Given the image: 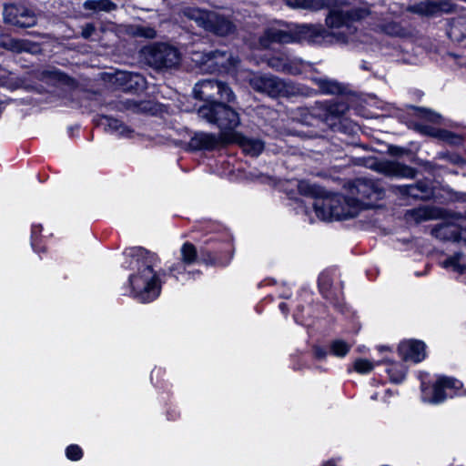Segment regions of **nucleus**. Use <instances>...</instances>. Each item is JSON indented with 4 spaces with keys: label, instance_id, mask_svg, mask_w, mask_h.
Instances as JSON below:
<instances>
[{
    "label": "nucleus",
    "instance_id": "5701e85b",
    "mask_svg": "<svg viewBox=\"0 0 466 466\" xmlns=\"http://www.w3.org/2000/svg\"><path fill=\"white\" fill-rule=\"evenodd\" d=\"M333 276L330 271H324L319 277V288L322 295L327 299H333V292L331 291V285Z\"/></svg>",
    "mask_w": 466,
    "mask_h": 466
},
{
    "label": "nucleus",
    "instance_id": "39448f33",
    "mask_svg": "<svg viewBox=\"0 0 466 466\" xmlns=\"http://www.w3.org/2000/svg\"><path fill=\"white\" fill-rule=\"evenodd\" d=\"M465 395L466 389L463 388L460 380L454 378L439 376L432 387L421 384V399L424 402L439 404L447 398Z\"/></svg>",
    "mask_w": 466,
    "mask_h": 466
},
{
    "label": "nucleus",
    "instance_id": "412c9836",
    "mask_svg": "<svg viewBox=\"0 0 466 466\" xmlns=\"http://www.w3.org/2000/svg\"><path fill=\"white\" fill-rule=\"evenodd\" d=\"M448 35L454 41H461L466 38V17L453 18L450 24Z\"/></svg>",
    "mask_w": 466,
    "mask_h": 466
},
{
    "label": "nucleus",
    "instance_id": "dca6fc26",
    "mask_svg": "<svg viewBox=\"0 0 466 466\" xmlns=\"http://www.w3.org/2000/svg\"><path fill=\"white\" fill-rule=\"evenodd\" d=\"M221 141L220 136L199 132L196 133L189 141L190 148L194 150H210L217 147Z\"/></svg>",
    "mask_w": 466,
    "mask_h": 466
},
{
    "label": "nucleus",
    "instance_id": "6e6552de",
    "mask_svg": "<svg viewBox=\"0 0 466 466\" xmlns=\"http://www.w3.org/2000/svg\"><path fill=\"white\" fill-rule=\"evenodd\" d=\"M193 92L196 98L206 101L207 104L218 103L217 97L228 103H232L236 99L231 88L217 80H201L195 85Z\"/></svg>",
    "mask_w": 466,
    "mask_h": 466
},
{
    "label": "nucleus",
    "instance_id": "f704fd0d",
    "mask_svg": "<svg viewBox=\"0 0 466 466\" xmlns=\"http://www.w3.org/2000/svg\"><path fill=\"white\" fill-rule=\"evenodd\" d=\"M418 114L421 118L431 123H440L441 119L439 114L423 107L418 108Z\"/></svg>",
    "mask_w": 466,
    "mask_h": 466
},
{
    "label": "nucleus",
    "instance_id": "4468645a",
    "mask_svg": "<svg viewBox=\"0 0 466 466\" xmlns=\"http://www.w3.org/2000/svg\"><path fill=\"white\" fill-rule=\"evenodd\" d=\"M415 13L424 15H434L439 13H451L455 11V5L448 0L428 1L420 3L411 7Z\"/></svg>",
    "mask_w": 466,
    "mask_h": 466
},
{
    "label": "nucleus",
    "instance_id": "9b49d317",
    "mask_svg": "<svg viewBox=\"0 0 466 466\" xmlns=\"http://www.w3.org/2000/svg\"><path fill=\"white\" fill-rule=\"evenodd\" d=\"M249 84L256 91L273 97L279 96L284 90L283 82L273 76L253 74Z\"/></svg>",
    "mask_w": 466,
    "mask_h": 466
},
{
    "label": "nucleus",
    "instance_id": "cd10ccee",
    "mask_svg": "<svg viewBox=\"0 0 466 466\" xmlns=\"http://www.w3.org/2000/svg\"><path fill=\"white\" fill-rule=\"evenodd\" d=\"M127 32L133 36L149 39L155 38L157 35V32L154 28L144 25L130 26Z\"/></svg>",
    "mask_w": 466,
    "mask_h": 466
},
{
    "label": "nucleus",
    "instance_id": "79ce46f5",
    "mask_svg": "<svg viewBox=\"0 0 466 466\" xmlns=\"http://www.w3.org/2000/svg\"><path fill=\"white\" fill-rule=\"evenodd\" d=\"M41 225H33L32 227V247L35 249V238L36 235L41 232Z\"/></svg>",
    "mask_w": 466,
    "mask_h": 466
},
{
    "label": "nucleus",
    "instance_id": "f8f14e48",
    "mask_svg": "<svg viewBox=\"0 0 466 466\" xmlns=\"http://www.w3.org/2000/svg\"><path fill=\"white\" fill-rule=\"evenodd\" d=\"M371 167L379 173L388 177L412 178L416 174L412 167L391 160L377 161Z\"/></svg>",
    "mask_w": 466,
    "mask_h": 466
},
{
    "label": "nucleus",
    "instance_id": "473e14b6",
    "mask_svg": "<svg viewBox=\"0 0 466 466\" xmlns=\"http://www.w3.org/2000/svg\"><path fill=\"white\" fill-rule=\"evenodd\" d=\"M375 367V363L366 359H357L353 362V370L360 374L370 372Z\"/></svg>",
    "mask_w": 466,
    "mask_h": 466
},
{
    "label": "nucleus",
    "instance_id": "aec40b11",
    "mask_svg": "<svg viewBox=\"0 0 466 466\" xmlns=\"http://www.w3.org/2000/svg\"><path fill=\"white\" fill-rule=\"evenodd\" d=\"M310 79L316 84L322 94L336 95L340 94L343 91V87L339 83L328 77L315 76Z\"/></svg>",
    "mask_w": 466,
    "mask_h": 466
},
{
    "label": "nucleus",
    "instance_id": "7ed1b4c3",
    "mask_svg": "<svg viewBox=\"0 0 466 466\" xmlns=\"http://www.w3.org/2000/svg\"><path fill=\"white\" fill-rule=\"evenodd\" d=\"M313 206L317 217L324 221L354 218L360 210V201L359 199L354 198H346L339 194L317 198Z\"/></svg>",
    "mask_w": 466,
    "mask_h": 466
},
{
    "label": "nucleus",
    "instance_id": "bb28decb",
    "mask_svg": "<svg viewBox=\"0 0 466 466\" xmlns=\"http://www.w3.org/2000/svg\"><path fill=\"white\" fill-rule=\"evenodd\" d=\"M287 4L294 8L318 10L323 6L322 0H287Z\"/></svg>",
    "mask_w": 466,
    "mask_h": 466
},
{
    "label": "nucleus",
    "instance_id": "49530a36",
    "mask_svg": "<svg viewBox=\"0 0 466 466\" xmlns=\"http://www.w3.org/2000/svg\"><path fill=\"white\" fill-rule=\"evenodd\" d=\"M55 75H56V72L47 71V72H44L43 73V77L52 76H55Z\"/></svg>",
    "mask_w": 466,
    "mask_h": 466
},
{
    "label": "nucleus",
    "instance_id": "393cba45",
    "mask_svg": "<svg viewBox=\"0 0 466 466\" xmlns=\"http://www.w3.org/2000/svg\"><path fill=\"white\" fill-rule=\"evenodd\" d=\"M387 373L390 376V381L394 383L401 382L406 375V369L401 363L391 362L389 364Z\"/></svg>",
    "mask_w": 466,
    "mask_h": 466
},
{
    "label": "nucleus",
    "instance_id": "ea45409f",
    "mask_svg": "<svg viewBox=\"0 0 466 466\" xmlns=\"http://www.w3.org/2000/svg\"><path fill=\"white\" fill-rule=\"evenodd\" d=\"M418 129L420 130V133L425 134V135H430V136H432V137H438L439 136V132L438 131H436L435 129H433L431 127L426 126V125H419L418 126Z\"/></svg>",
    "mask_w": 466,
    "mask_h": 466
},
{
    "label": "nucleus",
    "instance_id": "a18cd8bd",
    "mask_svg": "<svg viewBox=\"0 0 466 466\" xmlns=\"http://www.w3.org/2000/svg\"><path fill=\"white\" fill-rule=\"evenodd\" d=\"M279 309L284 313L287 314L289 311L288 306L286 303L282 302L279 304Z\"/></svg>",
    "mask_w": 466,
    "mask_h": 466
},
{
    "label": "nucleus",
    "instance_id": "1a4fd4ad",
    "mask_svg": "<svg viewBox=\"0 0 466 466\" xmlns=\"http://www.w3.org/2000/svg\"><path fill=\"white\" fill-rule=\"evenodd\" d=\"M144 56L147 63L158 69L168 68L179 63L178 51L166 44H156L144 49Z\"/></svg>",
    "mask_w": 466,
    "mask_h": 466
},
{
    "label": "nucleus",
    "instance_id": "2eb2a0df",
    "mask_svg": "<svg viewBox=\"0 0 466 466\" xmlns=\"http://www.w3.org/2000/svg\"><path fill=\"white\" fill-rule=\"evenodd\" d=\"M116 83L125 91H137L145 87V78L140 74L116 72Z\"/></svg>",
    "mask_w": 466,
    "mask_h": 466
},
{
    "label": "nucleus",
    "instance_id": "c03bdc74",
    "mask_svg": "<svg viewBox=\"0 0 466 466\" xmlns=\"http://www.w3.org/2000/svg\"><path fill=\"white\" fill-rule=\"evenodd\" d=\"M315 355H316L317 358L322 359V358H324L326 356V352L323 350L319 349V348H316L315 349Z\"/></svg>",
    "mask_w": 466,
    "mask_h": 466
},
{
    "label": "nucleus",
    "instance_id": "72a5a7b5",
    "mask_svg": "<svg viewBox=\"0 0 466 466\" xmlns=\"http://www.w3.org/2000/svg\"><path fill=\"white\" fill-rule=\"evenodd\" d=\"M434 233L438 238H449L448 235H451V238H457V233L455 229L449 225H441L434 229Z\"/></svg>",
    "mask_w": 466,
    "mask_h": 466
},
{
    "label": "nucleus",
    "instance_id": "c9c22d12",
    "mask_svg": "<svg viewBox=\"0 0 466 466\" xmlns=\"http://www.w3.org/2000/svg\"><path fill=\"white\" fill-rule=\"evenodd\" d=\"M67 459L71 461H78L83 456L82 449L76 444L69 445L66 450Z\"/></svg>",
    "mask_w": 466,
    "mask_h": 466
},
{
    "label": "nucleus",
    "instance_id": "4be33fe9",
    "mask_svg": "<svg viewBox=\"0 0 466 466\" xmlns=\"http://www.w3.org/2000/svg\"><path fill=\"white\" fill-rule=\"evenodd\" d=\"M0 46L7 50L16 52V53L29 51V49H30L29 43L27 41L11 38L7 35L1 36Z\"/></svg>",
    "mask_w": 466,
    "mask_h": 466
},
{
    "label": "nucleus",
    "instance_id": "e433bc0d",
    "mask_svg": "<svg viewBox=\"0 0 466 466\" xmlns=\"http://www.w3.org/2000/svg\"><path fill=\"white\" fill-rule=\"evenodd\" d=\"M381 30L390 35H400L402 34V28L395 22L382 25Z\"/></svg>",
    "mask_w": 466,
    "mask_h": 466
},
{
    "label": "nucleus",
    "instance_id": "f257e3e1",
    "mask_svg": "<svg viewBox=\"0 0 466 466\" xmlns=\"http://www.w3.org/2000/svg\"><path fill=\"white\" fill-rule=\"evenodd\" d=\"M370 14L366 6L350 10H332L326 18L327 25L338 32H329L320 25H288L282 22H275L268 25L259 37L257 48H268L274 43L289 44L308 41L312 44H328L336 42L350 43L355 40L356 28L352 23L360 21Z\"/></svg>",
    "mask_w": 466,
    "mask_h": 466
},
{
    "label": "nucleus",
    "instance_id": "ddd939ff",
    "mask_svg": "<svg viewBox=\"0 0 466 466\" xmlns=\"http://www.w3.org/2000/svg\"><path fill=\"white\" fill-rule=\"evenodd\" d=\"M426 346L422 341L409 339L400 342L399 346L400 355L404 360L418 363L426 357Z\"/></svg>",
    "mask_w": 466,
    "mask_h": 466
},
{
    "label": "nucleus",
    "instance_id": "c85d7f7f",
    "mask_svg": "<svg viewBox=\"0 0 466 466\" xmlns=\"http://www.w3.org/2000/svg\"><path fill=\"white\" fill-rule=\"evenodd\" d=\"M181 260L184 263L191 265L197 259V250L194 245L186 242L180 249Z\"/></svg>",
    "mask_w": 466,
    "mask_h": 466
},
{
    "label": "nucleus",
    "instance_id": "2f4dec72",
    "mask_svg": "<svg viewBox=\"0 0 466 466\" xmlns=\"http://www.w3.org/2000/svg\"><path fill=\"white\" fill-rule=\"evenodd\" d=\"M402 191L416 198H425V194L427 192L426 187L422 184L405 186L402 187Z\"/></svg>",
    "mask_w": 466,
    "mask_h": 466
},
{
    "label": "nucleus",
    "instance_id": "c756f323",
    "mask_svg": "<svg viewBox=\"0 0 466 466\" xmlns=\"http://www.w3.org/2000/svg\"><path fill=\"white\" fill-rule=\"evenodd\" d=\"M268 65L278 71H284L291 74L297 73L296 70L289 66L287 59L283 57H271L268 59Z\"/></svg>",
    "mask_w": 466,
    "mask_h": 466
},
{
    "label": "nucleus",
    "instance_id": "b1692460",
    "mask_svg": "<svg viewBox=\"0 0 466 466\" xmlns=\"http://www.w3.org/2000/svg\"><path fill=\"white\" fill-rule=\"evenodd\" d=\"M83 6L86 10L110 12L116 8V5L110 0H86Z\"/></svg>",
    "mask_w": 466,
    "mask_h": 466
},
{
    "label": "nucleus",
    "instance_id": "20e7f679",
    "mask_svg": "<svg viewBox=\"0 0 466 466\" xmlns=\"http://www.w3.org/2000/svg\"><path fill=\"white\" fill-rule=\"evenodd\" d=\"M198 116L220 129V138L228 143L238 132L235 129L240 125V117L237 111L224 103L205 104L198 109Z\"/></svg>",
    "mask_w": 466,
    "mask_h": 466
},
{
    "label": "nucleus",
    "instance_id": "423d86ee",
    "mask_svg": "<svg viewBox=\"0 0 466 466\" xmlns=\"http://www.w3.org/2000/svg\"><path fill=\"white\" fill-rule=\"evenodd\" d=\"M184 14L189 19L194 20L198 25L218 35H230L236 29L235 25L229 19L214 11L190 7L185 9Z\"/></svg>",
    "mask_w": 466,
    "mask_h": 466
},
{
    "label": "nucleus",
    "instance_id": "f03ea898",
    "mask_svg": "<svg viewBox=\"0 0 466 466\" xmlns=\"http://www.w3.org/2000/svg\"><path fill=\"white\" fill-rule=\"evenodd\" d=\"M127 255L138 265L137 272L129 278L134 297L143 303L156 299L161 290L158 276L154 270L159 261L157 256L140 247L129 249Z\"/></svg>",
    "mask_w": 466,
    "mask_h": 466
},
{
    "label": "nucleus",
    "instance_id": "7c9ffc66",
    "mask_svg": "<svg viewBox=\"0 0 466 466\" xmlns=\"http://www.w3.org/2000/svg\"><path fill=\"white\" fill-rule=\"evenodd\" d=\"M330 352L336 357H345L350 350V345L343 340L337 339L330 344Z\"/></svg>",
    "mask_w": 466,
    "mask_h": 466
},
{
    "label": "nucleus",
    "instance_id": "0eeeda50",
    "mask_svg": "<svg viewBox=\"0 0 466 466\" xmlns=\"http://www.w3.org/2000/svg\"><path fill=\"white\" fill-rule=\"evenodd\" d=\"M192 61L207 73L229 72L238 63L231 54L218 51L206 54L195 52Z\"/></svg>",
    "mask_w": 466,
    "mask_h": 466
},
{
    "label": "nucleus",
    "instance_id": "3c124183",
    "mask_svg": "<svg viewBox=\"0 0 466 466\" xmlns=\"http://www.w3.org/2000/svg\"><path fill=\"white\" fill-rule=\"evenodd\" d=\"M299 189H300V190H304V183H301V184L299 185Z\"/></svg>",
    "mask_w": 466,
    "mask_h": 466
},
{
    "label": "nucleus",
    "instance_id": "09e8293b",
    "mask_svg": "<svg viewBox=\"0 0 466 466\" xmlns=\"http://www.w3.org/2000/svg\"><path fill=\"white\" fill-rule=\"evenodd\" d=\"M322 466H336L333 461H328L324 463Z\"/></svg>",
    "mask_w": 466,
    "mask_h": 466
},
{
    "label": "nucleus",
    "instance_id": "37998d69",
    "mask_svg": "<svg viewBox=\"0 0 466 466\" xmlns=\"http://www.w3.org/2000/svg\"><path fill=\"white\" fill-rule=\"evenodd\" d=\"M8 77V72L0 66V85H4Z\"/></svg>",
    "mask_w": 466,
    "mask_h": 466
},
{
    "label": "nucleus",
    "instance_id": "a878e982",
    "mask_svg": "<svg viewBox=\"0 0 466 466\" xmlns=\"http://www.w3.org/2000/svg\"><path fill=\"white\" fill-rule=\"evenodd\" d=\"M461 254L457 253L445 259L441 266L445 268H451L459 273H466V264L461 263Z\"/></svg>",
    "mask_w": 466,
    "mask_h": 466
},
{
    "label": "nucleus",
    "instance_id": "de8ad7c7",
    "mask_svg": "<svg viewBox=\"0 0 466 466\" xmlns=\"http://www.w3.org/2000/svg\"><path fill=\"white\" fill-rule=\"evenodd\" d=\"M388 395H391V392H390V390H385L384 397H383V400H384V401H386V400H386V397H387Z\"/></svg>",
    "mask_w": 466,
    "mask_h": 466
},
{
    "label": "nucleus",
    "instance_id": "a19ab883",
    "mask_svg": "<svg viewBox=\"0 0 466 466\" xmlns=\"http://www.w3.org/2000/svg\"><path fill=\"white\" fill-rule=\"evenodd\" d=\"M411 213L415 216L416 219H425L428 217L427 211L424 208L414 209Z\"/></svg>",
    "mask_w": 466,
    "mask_h": 466
},
{
    "label": "nucleus",
    "instance_id": "5fc2aeb1",
    "mask_svg": "<svg viewBox=\"0 0 466 466\" xmlns=\"http://www.w3.org/2000/svg\"><path fill=\"white\" fill-rule=\"evenodd\" d=\"M294 318H295V320H296L297 322H299V318H298V316H297V315H295V316H294Z\"/></svg>",
    "mask_w": 466,
    "mask_h": 466
},
{
    "label": "nucleus",
    "instance_id": "8fccbe9b",
    "mask_svg": "<svg viewBox=\"0 0 466 466\" xmlns=\"http://www.w3.org/2000/svg\"><path fill=\"white\" fill-rule=\"evenodd\" d=\"M370 398H371V400H378V398H379V394H378V393H374V394H372V395H371V397H370Z\"/></svg>",
    "mask_w": 466,
    "mask_h": 466
},
{
    "label": "nucleus",
    "instance_id": "4c0bfd02",
    "mask_svg": "<svg viewBox=\"0 0 466 466\" xmlns=\"http://www.w3.org/2000/svg\"><path fill=\"white\" fill-rule=\"evenodd\" d=\"M188 264L184 263L182 260L175 263L173 266L169 268L170 273L179 280V275H182L186 272V267Z\"/></svg>",
    "mask_w": 466,
    "mask_h": 466
},
{
    "label": "nucleus",
    "instance_id": "58836bf2",
    "mask_svg": "<svg viewBox=\"0 0 466 466\" xmlns=\"http://www.w3.org/2000/svg\"><path fill=\"white\" fill-rule=\"evenodd\" d=\"M96 31V27L94 25V24H86L83 27H82V32H81V35L82 37H84L85 39H88L90 38L93 34L95 33Z\"/></svg>",
    "mask_w": 466,
    "mask_h": 466
},
{
    "label": "nucleus",
    "instance_id": "f3484780",
    "mask_svg": "<svg viewBox=\"0 0 466 466\" xmlns=\"http://www.w3.org/2000/svg\"><path fill=\"white\" fill-rule=\"evenodd\" d=\"M354 187L361 198H380L383 195L382 189L370 179L359 178L355 181Z\"/></svg>",
    "mask_w": 466,
    "mask_h": 466
},
{
    "label": "nucleus",
    "instance_id": "9d476101",
    "mask_svg": "<svg viewBox=\"0 0 466 466\" xmlns=\"http://www.w3.org/2000/svg\"><path fill=\"white\" fill-rule=\"evenodd\" d=\"M4 19L6 23L20 27H31L36 24L35 13L24 5H5L4 8Z\"/></svg>",
    "mask_w": 466,
    "mask_h": 466
},
{
    "label": "nucleus",
    "instance_id": "864d4df0",
    "mask_svg": "<svg viewBox=\"0 0 466 466\" xmlns=\"http://www.w3.org/2000/svg\"><path fill=\"white\" fill-rule=\"evenodd\" d=\"M194 273H191V272H187V278H186L187 279H189V276L190 275H193Z\"/></svg>",
    "mask_w": 466,
    "mask_h": 466
},
{
    "label": "nucleus",
    "instance_id": "6ab92c4d",
    "mask_svg": "<svg viewBox=\"0 0 466 466\" xmlns=\"http://www.w3.org/2000/svg\"><path fill=\"white\" fill-rule=\"evenodd\" d=\"M98 125L102 127L105 131L113 135L127 137L131 133V130L122 122L109 116H102L99 119Z\"/></svg>",
    "mask_w": 466,
    "mask_h": 466
},
{
    "label": "nucleus",
    "instance_id": "a211bd4d",
    "mask_svg": "<svg viewBox=\"0 0 466 466\" xmlns=\"http://www.w3.org/2000/svg\"><path fill=\"white\" fill-rule=\"evenodd\" d=\"M228 143H237L246 154L258 156L264 149V143L259 139H252L237 133Z\"/></svg>",
    "mask_w": 466,
    "mask_h": 466
},
{
    "label": "nucleus",
    "instance_id": "603ef678",
    "mask_svg": "<svg viewBox=\"0 0 466 466\" xmlns=\"http://www.w3.org/2000/svg\"><path fill=\"white\" fill-rule=\"evenodd\" d=\"M329 110H330L331 113L337 112V110L333 109V106H330Z\"/></svg>",
    "mask_w": 466,
    "mask_h": 466
}]
</instances>
